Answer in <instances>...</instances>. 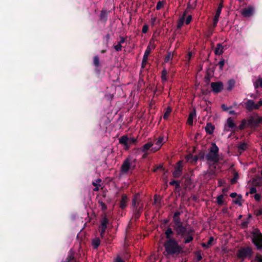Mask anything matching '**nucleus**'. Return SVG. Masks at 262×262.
Listing matches in <instances>:
<instances>
[{
  "label": "nucleus",
  "instance_id": "nucleus-62",
  "mask_svg": "<svg viewBox=\"0 0 262 262\" xmlns=\"http://www.w3.org/2000/svg\"><path fill=\"white\" fill-rule=\"evenodd\" d=\"M147 59H146V58H142V63H141V68L142 69L144 68L145 65L147 63Z\"/></svg>",
  "mask_w": 262,
  "mask_h": 262
},
{
  "label": "nucleus",
  "instance_id": "nucleus-44",
  "mask_svg": "<svg viewBox=\"0 0 262 262\" xmlns=\"http://www.w3.org/2000/svg\"><path fill=\"white\" fill-rule=\"evenodd\" d=\"M249 223V221L248 220H244L242 221V222L241 224V227L242 229H245L247 228Z\"/></svg>",
  "mask_w": 262,
  "mask_h": 262
},
{
  "label": "nucleus",
  "instance_id": "nucleus-26",
  "mask_svg": "<svg viewBox=\"0 0 262 262\" xmlns=\"http://www.w3.org/2000/svg\"><path fill=\"white\" fill-rule=\"evenodd\" d=\"M153 144L151 142H149L146 144H145L143 146L142 148V150L143 152H147V151L150 149H151V147L152 146Z\"/></svg>",
  "mask_w": 262,
  "mask_h": 262
},
{
  "label": "nucleus",
  "instance_id": "nucleus-41",
  "mask_svg": "<svg viewBox=\"0 0 262 262\" xmlns=\"http://www.w3.org/2000/svg\"><path fill=\"white\" fill-rule=\"evenodd\" d=\"M223 198L224 195L223 194H221L217 197L216 202L219 205H222L223 204Z\"/></svg>",
  "mask_w": 262,
  "mask_h": 262
},
{
  "label": "nucleus",
  "instance_id": "nucleus-57",
  "mask_svg": "<svg viewBox=\"0 0 262 262\" xmlns=\"http://www.w3.org/2000/svg\"><path fill=\"white\" fill-rule=\"evenodd\" d=\"M255 120V126L258 125L260 123H262V117H258Z\"/></svg>",
  "mask_w": 262,
  "mask_h": 262
},
{
  "label": "nucleus",
  "instance_id": "nucleus-49",
  "mask_svg": "<svg viewBox=\"0 0 262 262\" xmlns=\"http://www.w3.org/2000/svg\"><path fill=\"white\" fill-rule=\"evenodd\" d=\"M254 261L256 262H262V255L259 253H256L254 258Z\"/></svg>",
  "mask_w": 262,
  "mask_h": 262
},
{
  "label": "nucleus",
  "instance_id": "nucleus-3",
  "mask_svg": "<svg viewBox=\"0 0 262 262\" xmlns=\"http://www.w3.org/2000/svg\"><path fill=\"white\" fill-rule=\"evenodd\" d=\"M252 242L258 250H262V234L257 228H255L252 231Z\"/></svg>",
  "mask_w": 262,
  "mask_h": 262
},
{
  "label": "nucleus",
  "instance_id": "nucleus-16",
  "mask_svg": "<svg viewBox=\"0 0 262 262\" xmlns=\"http://www.w3.org/2000/svg\"><path fill=\"white\" fill-rule=\"evenodd\" d=\"M93 64L95 67V71L97 73H100V70L99 68L100 66L99 57L98 55H96L93 57Z\"/></svg>",
  "mask_w": 262,
  "mask_h": 262
},
{
  "label": "nucleus",
  "instance_id": "nucleus-59",
  "mask_svg": "<svg viewBox=\"0 0 262 262\" xmlns=\"http://www.w3.org/2000/svg\"><path fill=\"white\" fill-rule=\"evenodd\" d=\"M101 182V180L100 179H97L95 181H93L92 182V185L94 186H99V183Z\"/></svg>",
  "mask_w": 262,
  "mask_h": 262
},
{
  "label": "nucleus",
  "instance_id": "nucleus-46",
  "mask_svg": "<svg viewBox=\"0 0 262 262\" xmlns=\"http://www.w3.org/2000/svg\"><path fill=\"white\" fill-rule=\"evenodd\" d=\"M254 85L255 88H257L258 86L262 88V78H260L257 79L255 82Z\"/></svg>",
  "mask_w": 262,
  "mask_h": 262
},
{
  "label": "nucleus",
  "instance_id": "nucleus-31",
  "mask_svg": "<svg viewBox=\"0 0 262 262\" xmlns=\"http://www.w3.org/2000/svg\"><path fill=\"white\" fill-rule=\"evenodd\" d=\"M100 244V241L99 238H96L92 241V245L94 249H97Z\"/></svg>",
  "mask_w": 262,
  "mask_h": 262
},
{
  "label": "nucleus",
  "instance_id": "nucleus-39",
  "mask_svg": "<svg viewBox=\"0 0 262 262\" xmlns=\"http://www.w3.org/2000/svg\"><path fill=\"white\" fill-rule=\"evenodd\" d=\"M211 74L209 71V69L206 72L205 76L204 77L205 82L208 84L210 81Z\"/></svg>",
  "mask_w": 262,
  "mask_h": 262
},
{
  "label": "nucleus",
  "instance_id": "nucleus-32",
  "mask_svg": "<svg viewBox=\"0 0 262 262\" xmlns=\"http://www.w3.org/2000/svg\"><path fill=\"white\" fill-rule=\"evenodd\" d=\"M201 252L202 251L201 250H198L194 252V254L196 256V259L197 262H199L202 259Z\"/></svg>",
  "mask_w": 262,
  "mask_h": 262
},
{
  "label": "nucleus",
  "instance_id": "nucleus-64",
  "mask_svg": "<svg viewBox=\"0 0 262 262\" xmlns=\"http://www.w3.org/2000/svg\"><path fill=\"white\" fill-rule=\"evenodd\" d=\"M114 262H125V261L119 256H118L115 259Z\"/></svg>",
  "mask_w": 262,
  "mask_h": 262
},
{
  "label": "nucleus",
  "instance_id": "nucleus-42",
  "mask_svg": "<svg viewBox=\"0 0 262 262\" xmlns=\"http://www.w3.org/2000/svg\"><path fill=\"white\" fill-rule=\"evenodd\" d=\"M238 179V174L237 172H235L234 173V177L231 180L230 182L232 184H234L237 182V179Z\"/></svg>",
  "mask_w": 262,
  "mask_h": 262
},
{
  "label": "nucleus",
  "instance_id": "nucleus-30",
  "mask_svg": "<svg viewBox=\"0 0 262 262\" xmlns=\"http://www.w3.org/2000/svg\"><path fill=\"white\" fill-rule=\"evenodd\" d=\"M167 70L164 68L161 73V80L162 82H165L167 80Z\"/></svg>",
  "mask_w": 262,
  "mask_h": 262
},
{
  "label": "nucleus",
  "instance_id": "nucleus-11",
  "mask_svg": "<svg viewBox=\"0 0 262 262\" xmlns=\"http://www.w3.org/2000/svg\"><path fill=\"white\" fill-rule=\"evenodd\" d=\"M194 232L192 229H188V232L186 233L185 237H184V239L183 243L184 244H188L192 242L193 239V233Z\"/></svg>",
  "mask_w": 262,
  "mask_h": 262
},
{
  "label": "nucleus",
  "instance_id": "nucleus-33",
  "mask_svg": "<svg viewBox=\"0 0 262 262\" xmlns=\"http://www.w3.org/2000/svg\"><path fill=\"white\" fill-rule=\"evenodd\" d=\"M170 185H174L176 189H179L180 188V182L173 180L169 182Z\"/></svg>",
  "mask_w": 262,
  "mask_h": 262
},
{
  "label": "nucleus",
  "instance_id": "nucleus-2",
  "mask_svg": "<svg viewBox=\"0 0 262 262\" xmlns=\"http://www.w3.org/2000/svg\"><path fill=\"white\" fill-rule=\"evenodd\" d=\"M219 149L215 143L211 144L208 154L206 156V159L208 161L216 163L219 161Z\"/></svg>",
  "mask_w": 262,
  "mask_h": 262
},
{
  "label": "nucleus",
  "instance_id": "nucleus-18",
  "mask_svg": "<svg viewBox=\"0 0 262 262\" xmlns=\"http://www.w3.org/2000/svg\"><path fill=\"white\" fill-rule=\"evenodd\" d=\"M196 116L195 110L193 109L189 114L187 119V123L189 125H192L193 118Z\"/></svg>",
  "mask_w": 262,
  "mask_h": 262
},
{
  "label": "nucleus",
  "instance_id": "nucleus-55",
  "mask_svg": "<svg viewBox=\"0 0 262 262\" xmlns=\"http://www.w3.org/2000/svg\"><path fill=\"white\" fill-rule=\"evenodd\" d=\"M128 143L130 145L131 144H136L137 143V140L135 138H129Z\"/></svg>",
  "mask_w": 262,
  "mask_h": 262
},
{
  "label": "nucleus",
  "instance_id": "nucleus-8",
  "mask_svg": "<svg viewBox=\"0 0 262 262\" xmlns=\"http://www.w3.org/2000/svg\"><path fill=\"white\" fill-rule=\"evenodd\" d=\"M130 167H131V164H130V158H127L124 160V161L121 166L120 171L122 173H126L129 171Z\"/></svg>",
  "mask_w": 262,
  "mask_h": 262
},
{
  "label": "nucleus",
  "instance_id": "nucleus-37",
  "mask_svg": "<svg viewBox=\"0 0 262 262\" xmlns=\"http://www.w3.org/2000/svg\"><path fill=\"white\" fill-rule=\"evenodd\" d=\"M253 182L256 186H261L262 185V178L259 177L257 179L253 180Z\"/></svg>",
  "mask_w": 262,
  "mask_h": 262
},
{
  "label": "nucleus",
  "instance_id": "nucleus-14",
  "mask_svg": "<svg viewBox=\"0 0 262 262\" xmlns=\"http://www.w3.org/2000/svg\"><path fill=\"white\" fill-rule=\"evenodd\" d=\"M255 103L252 100H248L245 103V107L249 111L251 112L253 110H255Z\"/></svg>",
  "mask_w": 262,
  "mask_h": 262
},
{
  "label": "nucleus",
  "instance_id": "nucleus-53",
  "mask_svg": "<svg viewBox=\"0 0 262 262\" xmlns=\"http://www.w3.org/2000/svg\"><path fill=\"white\" fill-rule=\"evenodd\" d=\"M67 259H68L69 262H79L78 261H77L75 259L74 256L71 254L68 256Z\"/></svg>",
  "mask_w": 262,
  "mask_h": 262
},
{
  "label": "nucleus",
  "instance_id": "nucleus-58",
  "mask_svg": "<svg viewBox=\"0 0 262 262\" xmlns=\"http://www.w3.org/2000/svg\"><path fill=\"white\" fill-rule=\"evenodd\" d=\"M122 46L121 44H120L119 43H118L117 45L115 46H114V49H115V50L116 51H120L122 49Z\"/></svg>",
  "mask_w": 262,
  "mask_h": 262
},
{
  "label": "nucleus",
  "instance_id": "nucleus-24",
  "mask_svg": "<svg viewBox=\"0 0 262 262\" xmlns=\"http://www.w3.org/2000/svg\"><path fill=\"white\" fill-rule=\"evenodd\" d=\"M174 232L172 229L170 227H168L165 232V237L167 240H169V239H174L172 237V235L173 234Z\"/></svg>",
  "mask_w": 262,
  "mask_h": 262
},
{
  "label": "nucleus",
  "instance_id": "nucleus-15",
  "mask_svg": "<svg viewBox=\"0 0 262 262\" xmlns=\"http://www.w3.org/2000/svg\"><path fill=\"white\" fill-rule=\"evenodd\" d=\"M185 159L192 164H195L199 160V156L196 155L193 156L192 154H189L185 156Z\"/></svg>",
  "mask_w": 262,
  "mask_h": 262
},
{
  "label": "nucleus",
  "instance_id": "nucleus-13",
  "mask_svg": "<svg viewBox=\"0 0 262 262\" xmlns=\"http://www.w3.org/2000/svg\"><path fill=\"white\" fill-rule=\"evenodd\" d=\"M140 199V194L136 193L132 199V206L133 208H138L141 206Z\"/></svg>",
  "mask_w": 262,
  "mask_h": 262
},
{
  "label": "nucleus",
  "instance_id": "nucleus-1",
  "mask_svg": "<svg viewBox=\"0 0 262 262\" xmlns=\"http://www.w3.org/2000/svg\"><path fill=\"white\" fill-rule=\"evenodd\" d=\"M163 246L166 253L165 255L177 256L183 252L182 247L176 239L166 240Z\"/></svg>",
  "mask_w": 262,
  "mask_h": 262
},
{
  "label": "nucleus",
  "instance_id": "nucleus-4",
  "mask_svg": "<svg viewBox=\"0 0 262 262\" xmlns=\"http://www.w3.org/2000/svg\"><path fill=\"white\" fill-rule=\"evenodd\" d=\"M253 253L252 249L250 247H242L237 252V255L239 259L244 260L245 258L251 259Z\"/></svg>",
  "mask_w": 262,
  "mask_h": 262
},
{
  "label": "nucleus",
  "instance_id": "nucleus-28",
  "mask_svg": "<svg viewBox=\"0 0 262 262\" xmlns=\"http://www.w3.org/2000/svg\"><path fill=\"white\" fill-rule=\"evenodd\" d=\"M227 124L228 126L230 128H233L236 127L235 124L234 122L233 119L231 117L228 118L227 120Z\"/></svg>",
  "mask_w": 262,
  "mask_h": 262
},
{
  "label": "nucleus",
  "instance_id": "nucleus-52",
  "mask_svg": "<svg viewBox=\"0 0 262 262\" xmlns=\"http://www.w3.org/2000/svg\"><path fill=\"white\" fill-rule=\"evenodd\" d=\"M219 17H220L219 16H217V15H215L214 18H213V25H212V27L213 28L216 27L217 24L218 23V21H219Z\"/></svg>",
  "mask_w": 262,
  "mask_h": 262
},
{
  "label": "nucleus",
  "instance_id": "nucleus-50",
  "mask_svg": "<svg viewBox=\"0 0 262 262\" xmlns=\"http://www.w3.org/2000/svg\"><path fill=\"white\" fill-rule=\"evenodd\" d=\"M172 57L171 56V53L168 52L166 54V55L164 58V62H168L169 60H172Z\"/></svg>",
  "mask_w": 262,
  "mask_h": 262
},
{
  "label": "nucleus",
  "instance_id": "nucleus-6",
  "mask_svg": "<svg viewBox=\"0 0 262 262\" xmlns=\"http://www.w3.org/2000/svg\"><path fill=\"white\" fill-rule=\"evenodd\" d=\"M183 161H179L177 163L174 170L172 172L173 177L174 178H178L181 176L183 170Z\"/></svg>",
  "mask_w": 262,
  "mask_h": 262
},
{
  "label": "nucleus",
  "instance_id": "nucleus-56",
  "mask_svg": "<svg viewBox=\"0 0 262 262\" xmlns=\"http://www.w3.org/2000/svg\"><path fill=\"white\" fill-rule=\"evenodd\" d=\"M100 235L101 237H103L104 233L105 232V230H106L107 227L100 226Z\"/></svg>",
  "mask_w": 262,
  "mask_h": 262
},
{
  "label": "nucleus",
  "instance_id": "nucleus-51",
  "mask_svg": "<svg viewBox=\"0 0 262 262\" xmlns=\"http://www.w3.org/2000/svg\"><path fill=\"white\" fill-rule=\"evenodd\" d=\"M225 59H224L223 58H222L221 59V60L219 61V62L218 63V65L219 66V68H220V70H223V67L225 64Z\"/></svg>",
  "mask_w": 262,
  "mask_h": 262
},
{
  "label": "nucleus",
  "instance_id": "nucleus-29",
  "mask_svg": "<svg viewBox=\"0 0 262 262\" xmlns=\"http://www.w3.org/2000/svg\"><path fill=\"white\" fill-rule=\"evenodd\" d=\"M172 220H173V222L174 223V225L173 226V228L183 224V223L182 222L180 217H173Z\"/></svg>",
  "mask_w": 262,
  "mask_h": 262
},
{
  "label": "nucleus",
  "instance_id": "nucleus-20",
  "mask_svg": "<svg viewBox=\"0 0 262 262\" xmlns=\"http://www.w3.org/2000/svg\"><path fill=\"white\" fill-rule=\"evenodd\" d=\"M187 13V11H185L183 15L179 18L177 24V28L178 29L181 28V27L183 26Z\"/></svg>",
  "mask_w": 262,
  "mask_h": 262
},
{
  "label": "nucleus",
  "instance_id": "nucleus-60",
  "mask_svg": "<svg viewBox=\"0 0 262 262\" xmlns=\"http://www.w3.org/2000/svg\"><path fill=\"white\" fill-rule=\"evenodd\" d=\"M148 26L147 25H144L142 28V33H146L148 31Z\"/></svg>",
  "mask_w": 262,
  "mask_h": 262
},
{
  "label": "nucleus",
  "instance_id": "nucleus-54",
  "mask_svg": "<svg viewBox=\"0 0 262 262\" xmlns=\"http://www.w3.org/2000/svg\"><path fill=\"white\" fill-rule=\"evenodd\" d=\"M247 123L248 125L254 124L255 125V120L253 117H251L248 120H247Z\"/></svg>",
  "mask_w": 262,
  "mask_h": 262
},
{
  "label": "nucleus",
  "instance_id": "nucleus-61",
  "mask_svg": "<svg viewBox=\"0 0 262 262\" xmlns=\"http://www.w3.org/2000/svg\"><path fill=\"white\" fill-rule=\"evenodd\" d=\"M160 148H161L160 146H159L156 145L155 146H154L153 147H151L150 150H151V151L155 152L158 151L159 149H160Z\"/></svg>",
  "mask_w": 262,
  "mask_h": 262
},
{
  "label": "nucleus",
  "instance_id": "nucleus-47",
  "mask_svg": "<svg viewBox=\"0 0 262 262\" xmlns=\"http://www.w3.org/2000/svg\"><path fill=\"white\" fill-rule=\"evenodd\" d=\"M164 138L163 137H160L155 143V145L161 147L163 142Z\"/></svg>",
  "mask_w": 262,
  "mask_h": 262
},
{
  "label": "nucleus",
  "instance_id": "nucleus-27",
  "mask_svg": "<svg viewBox=\"0 0 262 262\" xmlns=\"http://www.w3.org/2000/svg\"><path fill=\"white\" fill-rule=\"evenodd\" d=\"M108 220L106 214H105L102 216V219L101 221V226H100L107 227V225L108 224Z\"/></svg>",
  "mask_w": 262,
  "mask_h": 262
},
{
  "label": "nucleus",
  "instance_id": "nucleus-21",
  "mask_svg": "<svg viewBox=\"0 0 262 262\" xmlns=\"http://www.w3.org/2000/svg\"><path fill=\"white\" fill-rule=\"evenodd\" d=\"M215 127L211 123H208L205 128V131L209 135L213 134Z\"/></svg>",
  "mask_w": 262,
  "mask_h": 262
},
{
  "label": "nucleus",
  "instance_id": "nucleus-17",
  "mask_svg": "<svg viewBox=\"0 0 262 262\" xmlns=\"http://www.w3.org/2000/svg\"><path fill=\"white\" fill-rule=\"evenodd\" d=\"M128 201L127 196L126 194H123L122 195L121 199L120 202L119 207L122 209H124L127 206V203Z\"/></svg>",
  "mask_w": 262,
  "mask_h": 262
},
{
  "label": "nucleus",
  "instance_id": "nucleus-9",
  "mask_svg": "<svg viewBox=\"0 0 262 262\" xmlns=\"http://www.w3.org/2000/svg\"><path fill=\"white\" fill-rule=\"evenodd\" d=\"M254 11V8L252 6H249L242 11L241 14L245 17H249L253 15Z\"/></svg>",
  "mask_w": 262,
  "mask_h": 262
},
{
  "label": "nucleus",
  "instance_id": "nucleus-23",
  "mask_svg": "<svg viewBox=\"0 0 262 262\" xmlns=\"http://www.w3.org/2000/svg\"><path fill=\"white\" fill-rule=\"evenodd\" d=\"M248 148V144L246 143H242L237 146L238 151L241 155Z\"/></svg>",
  "mask_w": 262,
  "mask_h": 262
},
{
  "label": "nucleus",
  "instance_id": "nucleus-40",
  "mask_svg": "<svg viewBox=\"0 0 262 262\" xmlns=\"http://www.w3.org/2000/svg\"><path fill=\"white\" fill-rule=\"evenodd\" d=\"M247 124V120H246L245 119H243L241 122V124L238 127V129L241 130L244 129Z\"/></svg>",
  "mask_w": 262,
  "mask_h": 262
},
{
  "label": "nucleus",
  "instance_id": "nucleus-35",
  "mask_svg": "<svg viewBox=\"0 0 262 262\" xmlns=\"http://www.w3.org/2000/svg\"><path fill=\"white\" fill-rule=\"evenodd\" d=\"M171 108L170 107H167L166 110L165 112L163 115V118L164 120H167L168 117L169 116L171 112Z\"/></svg>",
  "mask_w": 262,
  "mask_h": 262
},
{
  "label": "nucleus",
  "instance_id": "nucleus-10",
  "mask_svg": "<svg viewBox=\"0 0 262 262\" xmlns=\"http://www.w3.org/2000/svg\"><path fill=\"white\" fill-rule=\"evenodd\" d=\"M128 140L129 138L126 135L122 136L119 140V143L124 146V149L125 150H128L130 148V145L128 143Z\"/></svg>",
  "mask_w": 262,
  "mask_h": 262
},
{
  "label": "nucleus",
  "instance_id": "nucleus-25",
  "mask_svg": "<svg viewBox=\"0 0 262 262\" xmlns=\"http://www.w3.org/2000/svg\"><path fill=\"white\" fill-rule=\"evenodd\" d=\"M214 241V238L212 236H210L207 243V244L205 243H202L201 244L202 246L205 248L207 249L212 244V242Z\"/></svg>",
  "mask_w": 262,
  "mask_h": 262
},
{
  "label": "nucleus",
  "instance_id": "nucleus-12",
  "mask_svg": "<svg viewBox=\"0 0 262 262\" xmlns=\"http://www.w3.org/2000/svg\"><path fill=\"white\" fill-rule=\"evenodd\" d=\"M143 210V204H141V206L138 208H133L134 214L133 216L135 220H137L139 219L141 213Z\"/></svg>",
  "mask_w": 262,
  "mask_h": 262
},
{
  "label": "nucleus",
  "instance_id": "nucleus-7",
  "mask_svg": "<svg viewBox=\"0 0 262 262\" xmlns=\"http://www.w3.org/2000/svg\"><path fill=\"white\" fill-rule=\"evenodd\" d=\"M174 230L176 231L178 235L180 236L181 237H185L186 233L188 232V229H187L186 226L183 224L177 227H175Z\"/></svg>",
  "mask_w": 262,
  "mask_h": 262
},
{
  "label": "nucleus",
  "instance_id": "nucleus-34",
  "mask_svg": "<svg viewBox=\"0 0 262 262\" xmlns=\"http://www.w3.org/2000/svg\"><path fill=\"white\" fill-rule=\"evenodd\" d=\"M98 203L101 207V209L102 211H105L107 210V206L102 200H99Z\"/></svg>",
  "mask_w": 262,
  "mask_h": 262
},
{
  "label": "nucleus",
  "instance_id": "nucleus-36",
  "mask_svg": "<svg viewBox=\"0 0 262 262\" xmlns=\"http://www.w3.org/2000/svg\"><path fill=\"white\" fill-rule=\"evenodd\" d=\"M111 35L109 33H107L103 38V41L105 43L106 47H108V43L110 42Z\"/></svg>",
  "mask_w": 262,
  "mask_h": 262
},
{
  "label": "nucleus",
  "instance_id": "nucleus-63",
  "mask_svg": "<svg viewBox=\"0 0 262 262\" xmlns=\"http://www.w3.org/2000/svg\"><path fill=\"white\" fill-rule=\"evenodd\" d=\"M255 214L256 216H259L262 215V207L257 210L255 211Z\"/></svg>",
  "mask_w": 262,
  "mask_h": 262
},
{
  "label": "nucleus",
  "instance_id": "nucleus-5",
  "mask_svg": "<svg viewBox=\"0 0 262 262\" xmlns=\"http://www.w3.org/2000/svg\"><path fill=\"white\" fill-rule=\"evenodd\" d=\"M212 91L214 94H218L223 90V83L221 81L212 82L210 83Z\"/></svg>",
  "mask_w": 262,
  "mask_h": 262
},
{
  "label": "nucleus",
  "instance_id": "nucleus-48",
  "mask_svg": "<svg viewBox=\"0 0 262 262\" xmlns=\"http://www.w3.org/2000/svg\"><path fill=\"white\" fill-rule=\"evenodd\" d=\"M150 51H151V50H150L149 46H148L144 52L143 58H146V59H147L148 55L150 53Z\"/></svg>",
  "mask_w": 262,
  "mask_h": 262
},
{
  "label": "nucleus",
  "instance_id": "nucleus-45",
  "mask_svg": "<svg viewBox=\"0 0 262 262\" xmlns=\"http://www.w3.org/2000/svg\"><path fill=\"white\" fill-rule=\"evenodd\" d=\"M165 3V1H159L157 3V6H156V9L157 10H160L162 7H163L164 4Z\"/></svg>",
  "mask_w": 262,
  "mask_h": 262
},
{
  "label": "nucleus",
  "instance_id": "nucleus-19",
  "mask_svg": "<svg viewBox=\"0 0 262 262\" xmlns=\"http://www.w3.org/2000/svg\"><path fill=\"white\" fill-rule=\"evenodd\" d=\"M224 53V47L221 43H217L214 50L216 55H221Z\"/></svg>",
  "mask_w": 262,
  "mask_h": 262
},
{
  "label": "nucleus",
  "instance_id": "nucleus-38",
  "mask_svg": "<svg viewBox=\"0 0 262 262\" xmlns=\"http://www.w3.org/2000/svg\"><path fill=\"white\" fill-rule=\"evenodd\" d=\"M235 84V81L233 79L229 80L228 81V87L227 88V90L231 91Z\"/></svg>",
  "mask_w": 262,
  "mask_h": 262
},
{
  "label": "nucleus",
  "instance_id": "nucleus-22",
  "mask_svg": "<svg viewBox=\"0 0 262 262\" xmlns=\"http://www.w3.org/2000/svg\"><path fill=\"white\" fill-rule=\"evenodd\" d=\"M100 20L104 24L107 20V12L106 10H102L100 15Z\"/></svg>",
  "mask_w": 262,
  "mask_h": 262
},
{
  "label": "nucleus",
  "instance_id": "nucleus-43",
  "mask_svg": "<svg viewBox=\"0 0 262 262\" xmlns=\"http://www.w3.org/2000/svg\"><path fill=\"white\" fill-rule=\"evenodd\" d=\"M242 199V195L241 194L238 195L237 196V198L235 200H233V202L235 204H237L239 206H241L242 205V203H241Z\"/></svg>",
  "mask_w": 262,
  "mask_h": 262
}]
</instances>
